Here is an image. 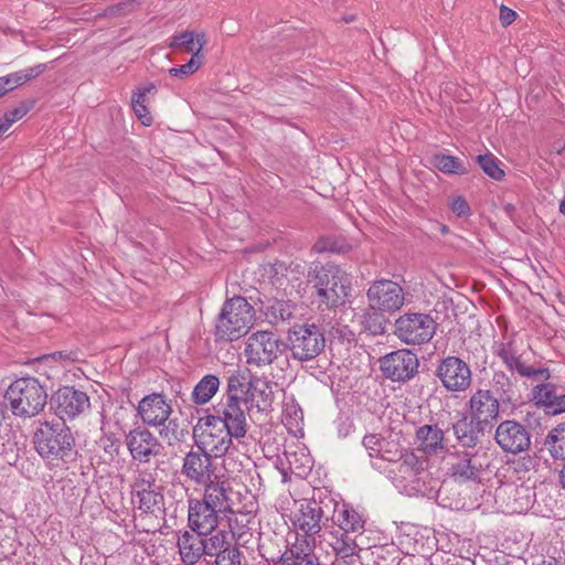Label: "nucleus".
Segmentation results:
<instances>
[{"label": "nucleus", "mask_w": 565, "mask_h": 565, "mask_svg": "<svg viewBox=\"0 0 565 565\" xmlns=\"http://www.w3.org/2000/svg\"><path fill=\"white\" fill-rule=\"evenodd\" d=\"M285 457L290 471L298 477H306L312 468V458L305 447L288 449Z\"/></svg>", "instance_id": "obj_31"}, {"label": "nucleus", "mask_w": 565, "mask_h": 565, "mask_svg": "<svg viewBox=\"0 0 565 565\" xmlns=\"http://www.w3.org/2000/svg\"><path fill=\"white\" fill-rule=\"evenodd\" d=\"M221 512L203 500H189V525L193 532L201 535L212 534L218 524V514Z\"/></svg>", "instance_id": "obj_18"}, {"label": "nucleus", "mask_w": 565, "mask_h": 565, "mask_svg": "<svg viewBox=\"0 0 565 565\" xmlns=\"http://www.w3.org/2000/svg\"><path fill=\"white\" fill-rule=\"evenodd\" d=\"M9 120L0 119V137L10 128Z\"/></svg>", "instance_id": "obj_60"}, {"label": "nucleus", "mask_w": 565, "mask_h": 565, "mask_svg": "<svg viewBox=\"0 0 565 565\" xmlns=\"http://www.w3.org/2000/svg\"><path fill=\"white\" fill-rule=\"evenodd\" d=\"M282 423L295 437L302 435L303 412L292 396H285L284 398Z\"/></svg>", "instance_id": "obj_30"}, {"label": "nucleus", "mask_w": 565, "mask_h": 565, "mask_svg": "<svg viewBox=\"0 0 565 565\" xmlns=\"http://www.w3.org/2000/svg\"><path fill=\"white\" fill-rule=\"evenodd\" d=\"M193 438L199 449L210 452L214 458H220L230 450L234 436L225 429L220 418L209 415L199 418L193 427Z\"/></svg>", "instance_id": "obj_3"}, {"label": "nucleus", "mask_w": 565, "mask_h": 565, "mask_svg": "<svg viewBox=\"0 0 565 565\" xmlns=\"http://www.w3.org/2000/svg\"><path fill=\"white\" fill-rule=\"evenodd\" d=\"M215 565H242V554L237 548L227 547L218 553Z\"/></svg>", "instance_id": "obj_47"}, {"label": "nucleus", "mask_w": 565, "mask_h": 565, "mask_svg": "<svg viewBox=\"0 0 565 565\" xmlns=\"http://www.w3.org/2000/svg\"><path fill=\"white\" fill-rule=\"evenodd\" d=\"M235 523H238V516L237 515L235 518H231L230 519V527H231L233 534H235V527H234Z\"/></svg>", "instance_id": "obj_63"}, {"label": "nucleus", "mask_w": 565, "mask_h": 565, "mask_svg": "<svg viewBox=\"0 0 565 565\" xmlns=\"http://www.w3.org/2000/svg\"><path fill=\"white\" fill-rule=\"evenodd\" d=\"M433 164L443 173L462 175L468 173L465 163L457 157L444 153H436L433 157Z\"/></svg>", "instance_id": "obj_36"}, {"label": "nucleus", "mask_w": 565, "mask_h": 565, "mask_svg": "<svg viewBox=\"0 0 565 565\" xmlns=\"http://www.w3.org/2000/svg\"><path fill=\"white\" fill-rule=\"evenodd\" d=\"M383 374L392 381H407L418 369V359L409 350L402 349L391 352L380 360Z\"/></svg>", "instance_id": "obj_12"}, {"label": "nucleus", "mask_w": 565, "mask_h": 565, "mask_svg": "<svg viewBox=\"0 0 565 565\" xmlns=\"http://www.w3.org/2000/svg\"><path fill=\"white\" fill-rule=\"evenodd\" d=\"M333 522L341 531L355 534H363L364 532V516L347 503L334 504Z\"/></svg>", "instance_id": "obj_27"}, {"label": "nucleus", "mask_w": 565, "mask_h": 565, "mask_svg": "<svg viewBox=\"0 0 565 565\" xmlns=\"http://www.w3.org/2000/svg\"><path fill=\"white\" fill-rule=\"evenodd\" d=\"M52 402L55 404L57 416L63 420L75 418L90 406L87 394L72 386L57 390L52 397Z\"/></svg>", "instance_id": "obj_13"}, {"label": "nucleus", "mask_w": 565, "mask_h": 565, "mask_svg": "<svg viewBox=\"0 0 565 565\" xmlns=\"http://www.w3.org/2000/svg\"><path fill=\"white\" fill-rule=\"evenodd\" d=\"M213 455L201 450H191L183 458L182 475L198 486L212 482L217 476V468L212 460Z\"/></svg>", "instance_id": "obj_11"}, {"label": "nucleus", "mask_w": 565, "mask_h": 565, "mask_svg": "<svg viewBox=\"0 0 565 565\" xmlns=\"http://www.w3.org/2000/svg\"><path fill=\"white\" fill-rule=\"evenodd\" d=\"M437 376L449 392H465L471 385L469 365L457 356H447L437 367Z\"/></svg>", "instance_id": "obj_10"}, {"label": "nucleus", "mask_w": 565, "mask_h": 565, "mask_svg": "<svg viewBox=\"0 0 565 565\" xmlns=\"http://www.w3.org/2000/svg\"><path fill=\"white\" fill-rule=\"evenodd\" d=\"M134 6V0H128L125 2H120L114 7H110L107 10V13L109 15H116V14H125L127 11H129Z\"/></svg>", "instance_id": "obj_54"}, {"label": "nucleus", "mask_w": 565, "mask_h": 565, "mask_svg": "<svg viewBox=\"0 0 565 565\" xmlns=\"http://www.w3.org/2000/svg\"><path fill=\"white\" fill-rule=\"evenodd\" d=\"M13 415L30 418L40 414L47 401V393L38 379L26 376L13 381L6 392Z\"/></svg>", "instance_id": "obj_2"}, {"label": "nucleus", "mask_w": 565, "mask_h": 565, "mask_svg": "<svg viewBox=\"0 0 565 565\" xmlns=\"http://www.w3.org/2000/svg\"><path fill=\"white\" fill-rule=\"evenodd\" d=\"M280 317L286 320V319H290L291 318V312L290 310H286V309H280Z\"/></svg>", "instance_id": "obj_62"}, {"label": "nucleus", "mask_w": 565, "mask_h": 565, "mask_svg": "<svg viewBox=\"0 0 565 565\" xmlns=\"http://www.w3.org/2000/svg\"><path fill=\"white\" fill-rule=\"evenodd\" d=\"M26 114V109L23 108V107H19V108H15L9 113H7L3 117L4 120H9V126L11 127V125L13 122H15L17 120L21 119L24 115Z\"/></svg>", "instance_id": "obj_55"}, {"label": "nucleus", "mask_w": 565, "mask_h": 565, "mask_svg": "<svg viewBox=\"0 0 565 565\" xmlns=\"http://www.w3.org/2000/svg\"><path fill=\"white\" fill-rule=\"evenodd\" d=\"M424 468L425 460L417 457L413 451H406L404 457L388 469V472L398 487H406L416 481Z\"/></svg>", "instance_id": "obj_23"}, {"label": "nucleus", "mask_w": 565, "mask_h": 565, "mask_svg": "<svg viewBox=\"0 0 565 565\" xmlns=\"http://www.w3.org/2000/svg\"><path fill=\"white\" fill-rule=\"evenodd\" d=\"M471 422L481 430L497 419L499 415V401L489 390L476 391L469 401Z\"/></svg>", "instance_id": "obj_16"}, {"label": "nucleus", "mask_w": 565, "mask_h": 565, "mask_svg": "<svg viewBox=\"0 0 565 565\" xmlns=\"http://www.w3.org/2000/svg\"><path fill=\"white\" fill-rule=\"evenodd\" d=\"M477 161L482 171L490 178L499 181L504 177V172L493 154H480L477 157Z\"/></svg>", "instance_id": "obj_41"}, {"label": "nucleus", "mask_w": 565, "mask_h": 565, "mask_svg": "<svg viewBox=\"0 0 565 565\" xmlns=\"http://www.w3.org/2000/svg\"><path fill=\"white\" fill-rule=\"evenodd\" d=\"M218 386V377L213 374H207L194 386L192 399L199 405L206 404L216 394Z\"/></svg>", "instance_id": "obj_35"}, {"label": "nucleus", "mask_w": 565, "mask_h": 565, "mask_svg": "<svg viewBox=\"0 0 565 565\" xmlns=\"http://www.w3.org/2000/svg\"><path fill=\"white\" fill-rule=\"evenodd\" d=\"M126 444L131 457L140 462H149L161 451V444L157 437L145 428L130 430L126 437Z\"/></svg>", "instance_id": "obj_19"}, {"label": "nucleus", "mask_w": 565, "mask_h": 565, "mask_svg": "<svg viewBox=\"0 0 565 565\" xmlns=\"http://www.w3.org/2000/svg\"><path fill=\"white\" fill-rule=\"evenodd\" d=\"M203 536L198 532L184 531L178 536V548L185 565H194L204 555Z\"/></svg>", "instance_id": "obj_26"}, {"label": "nucleus", "mask_w": 565, "mask_h": 565, "mask_svg": "<svg viewBox=\"0 0 565 565\" xmlns=\"http://www.w3.org/2000/svg\"><path fill=\"white\" fill-rule=\"evenodd\" d=\"M362 534L349 533L338 529L332 533L333 541L331 543L337 556H356L359 544L356 539Z\"/></svg>", "instance_id": "obj_34"}, {"label": "nucleus", "mask_w": 565, "mask_h": 565, "mask_svg": "<svg viewBox=\"0 0 565 565\" xmlns=\"http://www.w3.org/2000/svg\"><path fill=\"white\" fill-rule=\"evenodd\" d=\"M274 386L276 384L270 380L263 376H254L248 381L246 391L247 397L259 409H267L271 406L274 401Z\"/></svg>", "instance_id": "obj_29"}, {"label": "nucleus", "mask_w": 565, "mask_h": 565, "mask_svg": "<svg viewBox=\"0 0 565 565\" xmlns=\"http://www.w3.org/2000/svg\"><path fill=\"white\" fill-rule=\"evenodd\" d=\"M244 402L235 395L226 398V402L221 404L216 411L217 415L214 418H220L234 438H242L247 433V419L245 409L243 408Z\"/></svg>", "instance_id": "obj_15"}, {"label": "nucleus", "mask_w": 565, "mask_h": 565, "mask_svg": "<svg viewBox=\"0 0 565 565\" xmlns=\"http://www.w3.org/2000/svg\"><path fill=\"white\" fill-rule=\"evenodd\" d=\"M131 106L136 116L145 126H150L152 124V116L150 115L147 105H140L139 102L136 100V104Z\"/></svg>", "instance_id": "obj_51"}, {"label": "nucleus", "mask_w": 565, "mask_h": 565, "mask_svg": "<svg viewBox=\"0 0 565 565\" xmlns=\"http://www.w3.org/2000/svg\"><path fill=\"white\" fill-rule=\"evenodd\" d=\"M288 273H289L288 268H286L282 263L266 264L259 268L258 280L260 282H266V281L275 282V281H280L282 279L291 281L295 278L289 277Z\"/></svg>", "instance_id": "obj_39"}, {"label": "nucleus", "mask_w": 565, "mask_h": 565, "mask_svg": "<svg viewBox=\"0 0 565 565\" xmlns=\"http://www.w3.org/2000/svg\"><path fill=\"white\" fill-rule=\"evenodd\" d=\"M387 449H384L383 450V458L382 460L383 461H387L388 463H391V467L397 462L398 460H401L405 452L407 450H405L401 444L398 443L397 439H391V440H387V446H386Z\"/></svg>", "instance_id": "obj_45"}, {"label": "nucleus", "mask_w": 565, "mask_h": 565, "mask_svg": "<svg viewBox=\"0 0 565 565\" xmlns=\"http://www.w3.org/2000/svg\"><path fill=\"white\" fill-rule=\"evenodd\" d=\"M132 501L146 513H156L163 508L162 488L157 483L156 472L138 470L132 483Z\"/></svg>", "instance_id": "obj_7"}, {"label": "nucleus", "mask_w": 565, "mask_h": 565, "mask_svg": "<svg viewBox=\"0 0 565 565\" xmlns=\"http://www.w3.org/2000/svg\"><path fill=\"white\" fill-rule=\"evenodd\" d=\"M322 518V502L316 499L302 500L295 515V525L306 535H316L321 531Z\"/></svg>", "instance_id": "obj_21"}, {"label": "nucleus", "mask_w": 565, "mask_h": 565, "mask_svg": "<svg viewBox=\"0 0 565 565\" xmlns=\"http://www.w3.org/2000/svg\"><path fill=\"white\" fill-rule=\"evenodd\" d=\"M288 565H320L312 554H297Z\"/></svg>", "instance_id": "obj_53"}, {"label": "nucleus", "mask_w": 565, "mask_h": 565, "mask_svg": "<svg viewBox=\"0 0 565 565\" xmlns=\"http://www.w3.org/2000/svg\"><path fill=\"white\" fill-rule=\"evenodd\" d=\"M416 444L425 454H437L445 447L444 430L437 424L423 425L416 430Z\"/></svg>", "instance_id": "obj_28"}, {"label": "nucleus", "mask_w": 565, "mask_h": 565, "mask_svg": "<svg viewBox=\"0 0 565 565\" xmlns=\"http://www.w3.org/2000/svg\"><path fill=\"white\" fill-rule=\"evenodd\" d=\"M255 321V310L248 301L235 296L226 300L215 320L217 342H233L248 333Z\"/></svg>", "instance_id": "obj_1"}, {"label": "nucleus", "mask_w": 565, "mask_h": 565, "mask_svg": "<svg viewBox=\"0 0 565 565\" xmlns=\"http://www.w3.org/2000/svg\"><path fill=\"white\" fill-rule=\"evenodd\" d=\"M202 63L203 61L200 60L198 54H194L188 63L170 68L169 74L183 78L195 73L201 67Z\"/></svg>", "instance_id": "obj_44"}, {"label": "nucleus", "mask_w": 565, "mask_h": 565, "mask_svg": "<svg viewBox=\"0 0 565 565\" xmlns=\"http://www.w3.org/2000/svg\"><path fill=\"white\" fill-rule=\"evenodd\" d=\"M472 423H468L467 419H461L452 425L454 434L458 443L467 448H472L478 443V433L475 431Z\"/></svg>", "instance_id": "obj_37"}, {"label": "nucleus", "mask_w": 565, "mask_h": 565, "mask_svg": "<svg viewBox=\"0 0 565 565\" xmlns=\"http://www.w3.org/2000/svg\"><path fill=\"white\" fill-rule=\"evenodd\" d=\"M335 286L337 285H326L321 288H318V285L313 286L320 303H324L328 307L339 303L340 297L335 290Z\"/></svg>", "instance_id": "obj_46"}, {"label": "nucleus", "mask_w": 565, "mask_h": 565, "mask_svg": "<svg viewBox=\"0 0 565 565\" xmlns=\"http://www.w3.org/2000/svg\"><path fill=\"white\" fill-rule=\"evenodd\" d=\"M206 44V38L204 33H194V46H195V53L200 57L201 61H203L202 50L204 45Z\"/></svg>", "instance_id": "obj_56"}, {"label": "nucleus", "mask_w": 565, "mask_h": 565, "mask_svg": "<svg viewBox=\"0 0 565 565\" xmlns=\"http://www.w3.org/2000/svg\"><path fill=\"white\" fill-rule=\"evenodd\" d=\"M46 70L45 64H38L32 67H28L7 76L0 77V85L6 87V94L14 88L23 85L24 83L40 76Z\"/></svg>", "instance_id": "obj_32"}, {"label": "nucleus", "mask_w": 565, "mask_h": 565, "mask_svg": "<svg viewBox=\"0 0 565 565\" xmlns=\"http://www.w3.org/2000/svg\"><path fill=\"white\" fill-rule=\"evenodd\" d=\"M392 438L390 439H385V438H382V443H381V446L379 447V456L376 457L377 459H382L383 458V450L384 449H387L386 446H387V440H391Z\"/></svg>", "instance_id": "obj_59"}, {"label": "nucleus", "mask_w": 565, "mask_h": 565, "mask_svg": "<svg viewBox=\"0 0 565 565\" xmlns=\"http://www.w3.org/2000/svg\"><path fill=\"white\" fill-rule=\"evenodd\" d=\"M292 355L307 361L316 358L324 348V335L316 324L295 327L288 337Z\"/></svg>", "instance_id": "obj_9"}, {"label": "nucleus", "mask_w": 565, "mask_h": 565, "mask_svg": "<svg viewBox=\"0 0 565 565\" xmlns=\"http://www.w3.org/2000/svg\"><path fill=\"white\" fill-rule=\"evenodd\" d=\"M495 441L504 452L520 454L531 444L527 430L515 420L502 422L495 430Z\"/></svg>", "instance_id": "obj_14"}, {"label": "nucleus", "mask_w": 565, "mask_h": 565, "mask_svg": "<svg viewBox=\"0 0 565 565\" xmlns=\"http://www.w3.org/2000/svg\"><path fill=\"white\" fill-rule=\"evenodd\" d=\"M313 249L316 252H326V250H330V252H339V249H337L333 245H331L329 242L327 241H321V242H318L313 245Z\"/></svg>", "instance_id": "obj_58"}, {"label": "nucleus", "mask_w": 565, "mask_h": 565, "mask_svg": "<svg viewBox=\"0 0 565 565\" xmlns=\"http://www.w3.org/2000/svg\"><path fill=\"white\" fill-rule=\"evenodd\" d=\"M545 445L554 458H565V423L548 433Z\"/></svg>", "instance_id": "obj_38"}, {"label": "nucleus", "mask_w": 565, "mask_h": 565, "mask_svg": "<svg viewBox=\"0 0 565 565\" xmlns=\"http://www.w3.org/2000/svg\"><path fill=\"white\" fill-rule=\"evenodd\" d=\"M532 394L535 403L543 406L546 413L556 415L565 412V393L558 392L552 383L536 385Z\"/></svg>", "instance_id": "obj_25"}, {"label": "nucleus", "mask_w": 565, "mask_h": 565, "mask_svg": "<svg viewBox=\"0 0 565 565\" xmlns=\"http://www.w3.org/2000/svg\"><path fill=\"white\" fill-rule=\"evenodd\" d=\"M370 307L382 312L399 310L405 301L401 285H371L367 290Z\"/></svg>", "instance_id": "obj_17"}, {"label": "nucleus", "mask_w": 565, "mask_h": 565, "mask_svg": "<svg viewBox=\"0 0 565 565\" xmlns=\"http://www.w3.org/2000/svg\"><path fill=\"white\" fill-rule=\"evenodd\" d=\"M227 533L217 531L210 537H203L204 555L217 556L223 550H226Z\"/></svg>", "instance_id": "obj_40"}, {"label": "nucleus", "mask_w": 565, "mask_h": 565, "mask_svg": "<svg viewBox=\"0 0 565 565\" xmlns=\"http://www.w3.org/2000/svg\"><path fill=\"white\" fill-rule=\"evenodd\" d=\"M203 501L212 505L214 509L222 513L231 512L234 513L233 502V490L231 482L224 475L215 476L212 482H207L204 486Z\"/></svg>", "instance_id": "obj_20"}, {"label": "nucleus", "mask_w": 565, "mask_h": 565, "mask_svg": "<svg viewBox=\"0 0 565 565\" xmlns=\"http://www.w3.org/2000/svg\"><path fill=\"white\" fill-rule=\"evenodd\" d=\"M559 212L565 215V199L559 203Z\"/></svg>", "instance_id": "obj_64"}, {"label": "nucleus", "mask_w": 565, "mask_h": 565, "mask_svg": "<svg viewBox=\"0 0 565 565\" xmlns=\"http://www.w3.org/2000/svg\"><path fill=\"white\" fill-rule=\"evenodd\" d=\"M74 438L64 424L43 423L34 434V444L43 458L63 457L71 450Z\"/></svg>", "instance_id": "obj_5"}, {"label": "nucleus", "mask_w": 565, "mask_h": 565, "mask_svg": "<svg viewBox=\"0 0 565 565\" xmlns=\"http://www.w3.org/2000/svg\"><path fill=\"white\" fill-rule=\"evenodd\" d=\"M169 46L171 49H180L183 47L186 53H191L194 56L195 46H194V32L184 31L179 34L171 36Z\"/></svg>", "instance_id": "obj_42"}, {"label": "nucleus", "mask_w": 565, "mask_h": 565, "mask_svg": "<svg viewBox=\"0 0 565 565\" xmlns=\"http://www.w3.org/2000/svg\"><path fill=\"white\" fill-rule=\"evenodd\" d=\"M381 443L382 437L377 434H370L363 438V446L371 458L379 456V447L381 446Z\"/></svg>", "instance_id": "obj_49"}, {"label": "nucleus", "mask_w": 565, "mask_h": 565, "mask_svg": "<svg viewBox=\"0 0 565 565\" xmlns=\"http://www.w3.org/2000/svg\"><path fill=\"white\" fill-rule=\"evenodd\" d=\"M494 353L502 360L505 366L521 376L543 379L550 377L548 370L535 369L527 363V349L522 339L516 335L504 337L494 344Z\"/></svg>", "instance_id": "obj_4"}, {"label": "nucleus", "mask_w": 565, "mask_h": 565, "mask_svg": "<svg viewBox=\"0 0 565 565\" xmlns=\"http://www.w3.org/2000/svg\"><path fill=\"white\" fill-rule=\"evenodd\" d=\"M516 19V12L505 6L500 7L499 20L503 26L512 24Z\"/></svg>", "instance_id": "obj_52"}, {"label": "nucleus", "mask_w": 565, "mask_h": 565, "mask_svg": "<svg viewBox=\"0 0 565 565\" xmlns=\"http://www.w3.org/2000/svg\"><path fill=\"white\" fill-rule=\"evenodd\" d=\"M156 89H157L156 85L152 83H148V84L139 86L136 89V92H134V94H132L131 105H135L136 100H138L140 105H147V103H148L147 96L149 94H154Z\"/></svg>", "instance_id": "obj_48"}, {"label": "nucleus", "mask_w": 565, "mask_h": 565, "mask_svg": "<svg viewBox=\"0 0 565 565\" xmlns=\"http://www.w3.org/2000/svg\"><path fill=\"white\" fill-rule=\"evenodd\" d=\"M451 210L457 216H467L470 214V206L461 195H458L452 200Z\"/></svg>", "instance_id": "obj_50"}, {"label": "nucleus", "mask_w": 565, "mask_h": 565, "mask_svg": "<svg viewBox=\"0 0 565 565\" xmlns=\"http://www.w3.org/2000/svg\"><path fill=\"white\" fill-rule=\"evenodd\" d=\"M482 471V463L477 454L469 451L458 452L454 456L450 463V473L455 480L475 481L480 478Z\"/></svg>", "instance_id": "obj_24"}, {"label": "nucleus", "mask_w": 565, "mask_h": 565, "mask_svg": "<svg viewBox=\"0 0 565 565\" xmlns=\"http://www.w3.org/2000/svg\"><path fill=\"white\" fill-rule=\"evenodd\" d=\"M332 565H362L358 556H337Z\"/></svg>", "instance_id": "obj_57"}, {"label": "nucleus", "mask_w": 565, "mask_h": 565, "mask_svg": "<svg viewBox=\"0 0 565 565\" xmlns=\"http://www.w3.org/2000/svg\"><path fill=\"white\" fill-rule=\"evenodd\" d=\"M559 483L562 484V488L565 489V463L562 470L559 471Z\"/></svg>", "instance_id": "obj_61"}, {"label": "nucleus", "mask_w": 565, "mask_h": 565, "mask_svg": "<svg viewBox=\"0 0 565 565\" xmlns=\"http://www.w3.org/2000/svg\"><path fill=\"white\" fill-rule=\"evenodd\" d=\"M436 322L426 313H405L395 321V335L407 345H420L431 340Z\"/></svg>", "instance_id": "obj_6"}, {"label": "nucleus", "mask_w": 565, "mask_h": 565, "mask_svg": "<svg viewBox=\"0 0 565 565\" xmlns=\"http://www.w3.org/2000/svg\"><path fill=\"white\" fill-rule=\"evenodd\" d=\"M138 414L149 426H160L171 414V406L161 394L145 396L138 405Z\"/></svg>", "instance_id": "obj_22"}, {"label": "nucleus", "mask_w": 565, "mask_h": 565, "mask_svg": "<svg viewBox=\"0 0 565 565\" xmlns=\"http://www.w3.org/2000/svg\"><path fill=\"white\" fill-rule=\"evenodd\" d=\"M282 343L271 331H256L245 343L244 354L249 365L265 366L271 364L281 353Z\"/></svg>", "instance_id": "obj_8"}, {"label": "nucleus", "mask_w": 565, "mask_h": 565, "mask_svg": "<svg viewBox=\"0 0 565 565\" xmlns=\"http://www.w3.org/2000/svg\"><path fill=\"white\" fill-rule=\"evenodd\" d=\"M246 385L248 386V382L242 371L236 370V371L232 372L227 380V387H228V393H230L228 396H231V395L238 396V394L246 393V391H247Z\"/></svg>", "instance_id": "obj_43"}, {"label": "nucleus", "mask_w": 565, "mask_h": 565, "mask_svg": "<svg viewBox=\"0 0 565 565\" xmlns=\"http://www.w3.org/2000/svg\"><path fill=\"white\" fill-rule=\"evenodd\" d=\"M309 276L317 279L318 282H337L348 279V274L333 263H313Z\"/></svg>", "instance_id": "obj_33"}]
</instances>
